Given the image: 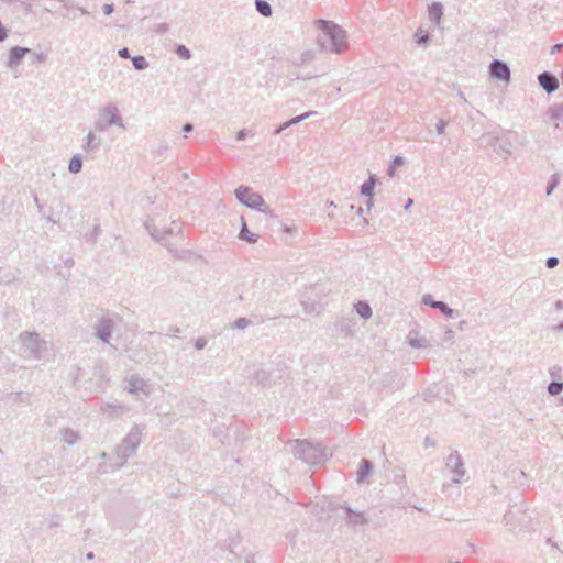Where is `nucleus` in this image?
Segmentation results:
<instances>
[{"label":"nucleus","mask_w":563,"mask_h":563,"mask_svg":"<svg viewBox=\"0 0 563 563\" xmlns=\"http://www.w3.org/2000/svg\"><path fill=\"white\" fill-rule=\"evenodd\" d=\"M256 10L260 14H262L265 18H269L273 14V10L271 4L265 0H256L255 1Z\"/></svg>","instance_id":"nucleus-25"},{"label":"nucleus","mask_w":563,"mask_h":563,"mask_svg":"<svg viewBox=\"0 0 563 563\" xmlns=\"http://www.w3.org/2000/svg\"><path fill=\"white\" fill-rule=\"evenodd\" d=\"M404 163H405V159L402 156H399V155L395 156L393 162L390 163L388 170H387L388 176L394 177L396 174V168L404 165Z\"/></svg>","instance_id":"nucleus-28"},{"label":"nucleus","mask_w":563,"mask_h":563,"mask_svg":"<svg viewBox=\"0 0 563 563\" xmlns=\"http://www.w3.org/2000/svg\"><path fill=\"white\" fill-rule=\"evenodd\" d=\"M553 330L555 332H563V322H560L559 324L554 325Z\"/></svg>","instance_id":"nucleus-47"},{"label":"nucleus","mask_w":563,"mask_h":563,"mask_svg":"<svg viewBox=\"0 0 563 563\" xmlns=\"http://www.w3.org/2000/svg\"><path fill=\"white\" fill-rule=\"evenodd\" d=\"M363 223L366 225L368 223L367 219L363 218Z\"/></svg>","instance_id":"nucleus-55"},{"label":"nucleus","mask_w":563,"mask_h":563,"mask_svg":"<svg viewBox=\"0 0 563 563\" xmlns=\"http://www.w3.org/2000/svg\"><path fill=\"white\" fill-rule=\"evenodd\" d=\"M409 344L413 349H426L429 346L428 341L424 338L409 336Z\"/></svg>","instance_id":"nucleus-29"},{"label":"nucleus","mask_w":563,"mask_h":563,"mask_svg":"<svg viewBox=\"0 0 563 563\" xmlns=\"http://www.w3.org/2000/svg\"><path fill=\"white\" fill-rule=\"evenodd\" d=\"M206 345H207V340L202 336L198 338L195 342V347L197 350H202L206 347Z\"/></svg>","instance_id":"nucleus-38"},{"label":"nucleus","mask_w":563,"mask_h":563,"mask_svg":"<svg viewBox=\"0 0 563 563\" xmlns=\"http://www.w3.org/2000/svg\"><path fill=\"white\" fill-rule=\"evenodd\" d=\"M132 63L135 69L144 70L148 67V62L142 55L132 57Z\"/></svg>","instance_id":"nucleus-30"},{"label":"nucleus","mask_w":563,"mask_h":563,"mask_svg":"<svg viewBox=\"0 0 563 563\" xmlns=\"http://www.w3.org/2000/svg\"><path fill=\"white\" fill-rule=\"evenodd\" d=\"M376 183V176L371 174L368 179L361 186V195L373 198Z\"/></svg>","instance_id":"nucleus-19"},{"label":"nucleus","mask_w":563,"mask_h":563,"mask_svg":"<svg viewBox=\"0 0 563 563\" xmlns=\"http://www.w3.org/2000/svg\"><path fill=\"white\" fill-rule=\"evenodd\" d=\"M355 309H356L357 313L363 319H369L372 317V309H371L369 305L366 302H363V301L357 302L355 305Z\"/></svg>","instance_id":"nucleus-27"},{"label":"nucleus","mask_w":563,"mask_h":563,"mask_svg":"<svg viewBox=\"0 0 563 563\" xmlns=\"http://www.w3.org/2000/svg\"><path fill=\"white\" fill-rule=\"evenodd\" d=\"M111 330L110 321L103 320L96 328V335L103 342L108 343L111 338Z\"/></svg>","instance_id":"nucleus-17"},{"label":"nucleus","mask_w":563,"mask_h":563,"mask_svg":"<svg viewBox=\"0 0 563 563\" xmlns=\"http://www.w3.org/2000/svg\"><path fill=\"white\" fill-rule=\"evenodd\" d=\"M559 264V260L556 257H549L545 262L548 268H554Z\"/></svg>","instance_id":"nucleus-40"},{"label":"nucleus","mask_w":563,"mask_h":563,"mask_svg":"<svg viewBox=\"0 0 563 563\" xmlns=\"http://www.w3.org/2000/svg\"><path fill=\"white\" fill-rule=\"evenodd\" d=\"M559 181H560V177L558 174H553L549 180V184H548V187H547V196H550L553 190L556 188V186L559 185Z\"/></svg>","instance_id":"nucleus-32"},{"label":"nucleus","mask_w":563,"mask_h":563,"mask_svg":"<svg viewBox=\"0 0 563 563\" xmlns=\"http://www.w3.org/2000/svg\"><path fill=\"white\" fill-rule=\"evenodd\" d=\"M250 321L246 318H238L232 324V329L244 330L249 327Z\"/></svg>","instance_id":"nucleus-33"},{"label":"nucleus","mask_w":563,"mask_h":563,"mask_svg":"<svg viewBox=\"0 0 563 563\" xmlns=\"http://www.w3.org/2000/svg\"><path fill=\"white\" fill-rule=\"evenodd\" d=\"M538 81L548 93H552L559 88L558 78L548 71L541 73L538 76Z\"/></svg>","instance_id":"nucleus-11"},{"label":"nucleus","mask_w":563,"mask_h":563,"mask_svg":"<svg viewBox=\"0 0 563 563\" xmlns=\"http://www.w3.org/2000/svg\"><path fill=\"white\" fill-rule=\"evenodd\" d=\"M497 153L500 154V156L504 158V159H507L509 158L511 155H512V151L509 146H505V145H500L498 148H497Z\"/></svg>","instance_id":"nucleus-34"},{"label":"nucleus","mask_w":563,"mask_h":563,"mask_svg":"<svg viewBox=\"0 0 563 563\" xmlns=\"http://www.w3.org/2000/svg\"><path fill=\"white\" fill-rule=\"evenodd\" d=\"M35 60L38 63H44L46 60V55L44 53L35 54Z\"/></svg>","instance_id":"nucleus-44"},{"label":"nucleus","mask_w":563,"mask_h":563,"mask_svg":"<svg viewBox=\"0 0 563 563\" xmlns=\"http://www.w3.org/2000/svg\"><path fill=\"white\" fill-rule=\"evenodd\" d=\"M561 372H562V368L560 366H552L550 369H549V374L551 377H560L561 376Z\"/></svg>","instance_id":"nucleus-37"},{"label":"nucleus","mask_w":563,"mask_h":563,"mask_svg":"<svg viewBox=\"0 0 563 563\" xmlns=\"http://www.w3.org/2000/svg\"><path fill=\"white\" fill-rule=\"evenodd\" d=\"M236 199L244 206L251 209L258 210L265 214H271V208L265 202L263 197L253 191L250 187L240 186L234 191Z\"/></svg>","instance_id":"nucleus-7"},{"label":"nucleus","mask_w":563,"mask_h":563,"mask_svg":"<svg viewBox=\"0 0 563 563\" xmlns=\"http://www.w3.org/2000/svg\"><path fill=\"white\" fill-rule=\"evenodd\" d=\"M316 113H317L316 111H308L306 113H302L300 115H297V117L288 120L287 122H285L284 124H282L279 128H277L275 130V134L282 133L284 130H286V129H288V128H290V126H292L295 124L300 123L301 121H303V120L314 115Z\"/></svg>","instance_id":"nucleus-15"},{"label":"nucleus","mask_w":563,"mask_h":563,"mask_svg":"<svg viewBox=\"0 0 563 563\" xmlns=\"http://www.w3.org/2000/svg\"><path fill=\"white\" fill-rule=\"evenodd\" d=\"M87 559H88V560H92V559H93V554H92V553H88V554H87Z\"/></svg>","instance_id":"nucleus-53"},{"label":"nucleus","mask_w":563,"mask_h":563,"mask_svg":"<svg viewBox=\"0 0 563 563\" xmlns=\"http://www.w3.org/2000/svg\"><path fill=\"white\" fill-rule=\"evenodd\" d=\"M113 11H114V7H113L112 3H106V4L102 5L103 14L110 15V14L113 13Z\"/></svg>","instance_id":"nucleus-39"},{"label":"nucleus","mask_w":563,"mask_h":563,"mask_svg":"<svg viewBox=\"0 0 563 563\" xmlns=\"http://www.w3.org/2000/svg\"><path fill=\"white\" fill-rule=\"evenodd\" d=\"M100 146V140L97 137L93 131H89L85 137V143L82 144V150L85 152L95 151Z\"/></svg>","instance_id":"nucleus-18"},{"label":"nucleus","mask_w":563,"mask_h":563,"mask_svg":"<svg viewBox=\"0 0 563 563\" xmlns=\"http://www.w3.org/2000/svg\"><path fill=\"white\" fill-rule=\"evenodd\" d=\"M192 129H194V126H192V124H190V123H186V124L183 126V131H184L185 135H186L187 133L191 132V131H192Z\"/></svg>","instance_id":"nucleus-45"},{"label":"nucleus","mask_w":563,"mask_h":563,"mask_svg":"<svg viewBox=\"0 0 563 563\" xmlns=\"http://www.w3.org/2000/svg\"><path fill=\"white\" fill-rule=\"evenodd\" d=\"M428 15L430 21L438 25L440 24L441 18L443 15V7L440 2H433L428 7Z\"/></svg>","instance_id":"nucleus-16"},{"label":"nucleus","mask_w":563,"mask_h":563,"mask_svg":"<svg viewBox=\"0 0 563 563\" xmlns=\"http://www.w3.org/2000/svg\"><path fill=\"white\" fill-rule=\"evenodd\" d=\"M118 55H119L121 58H130V52H129V48L123 47V48L119 49V51H118Z\"/></svg>","instance_id":"nucleus-42"},{"label":"nucleus","mask_w":563,"mask_h":563,"mask_svg":"<svg viewBox=\"0 0 563 563\" xmlns=\"http://www.w3.org/2000/svg\"><path fill=\"white\" fill-rule=\"evenodd\" d=\"M98 115L99 119L96 122V129L98 131H106L110 126H117L122 131L128 129L119 108L114 103H108L101 107Z\"/></svg>","instance_id":"nucleus-5"},{"label":"nucleus","mask_w":563,"mask_h":563,"mask_svg":"<svg viewBox=\"0 0 563 563\" xmlns=\"http://www.w3.org/2000/svg\"><path fill=\"white\" fill-rule=\"evenodd\" d=\"M350 209H351L352 211H355V207H354V205H351V206H350Z\"/></svg>","instance_id":"nucleus-56"},{"label":"nucleus","mask_w":563,"mask_h":563,"mask_svg":"<svg viewBox=\"0 0 563 563\" xmlns=\"http://www.w3.org/2000/svg\"><path fill=\"white\" fill-rule=\"evenodd\" d=\"M295 457L309 465H317L325 460V449L320 443H311L306 440H295L290 443Z\"/></svg>","instance_id":"nucleus-4"},{"label":"nucleus","mask_w":563,"mask_h":563,"mask_svg":"<svg viewBox=\"0 0 563 563\" xmlns=\"http://www.w3.org/2000/svg\"><path fill=\"white\" fill-rule=\"evenodd\" d=\"M313 24L319 30L316 43L320 52L342 55L349 49L347 33L341 25L322 19Z\"/></svg>","instance_id":"nucleus-1"},{"label":"nucleus","mask_w":563,"mask_h":563,"mask_svg":"<svg viewBox=\"0 0 563 563\" xmlns=\"http://www.w3.org/2000/svg\"><path fill=\"white\" fill-rule=\"evenodd\" d=\"M556 308H558V309H561V308H562V302H561V301H558V302H556Z\"/></svg>","instance_id":"nucleus-54"},{"label":"nucleus","mask_w":563,"mask_h":563,"mask_svg":"<svg viewBox=\"0 0 563 563\" xmlns=\"http://www.w3.org/2000/svg\"><path fill=\"white\" fill-rule=\"evenodd\" d=\"M412 205H413V200H412L411 198H409V199L406 201L405 206H404L405 210H409V209L411 208V206H412Z\"/></svg>","instance_id":"nucleus-46"},{"label":"nucleus","mask_w":563,"mask_h":563,"mask_svg":"<svg viewBox=\"0 0 563 563\" xmlns=\"http://www.w3.org/2000/svg\"><path fill=\"white\" fill-rule=\"evenodd\" d=\"M60 437L62 440L68 445H74L79 439V434L69 428L60 430Z\"/></svg>","instance_id":"nucleus-22"},{"label":"nucleus","mask_w":563,"mask_h":563,"mask_svg":"<svg viewBox=\"0 0 563 563\" xmlns=\"http://www.w3.org/2000/svg\"><path fill=\"white\" fill-rule=\"evenodd\" d=\"M122 390L129 394L135 401L144 402L155 390L152 379L132 374L123 378L121 383Z\"/></svg>","instance_id":"nucleus-3"},{"label":"nucleus","mask_w":563,"mask_h":563,"mask_svg":"<svg viewBox=\"0 0 563 563\" xmlns=\"http://www.w3.org/2000/svg\"><path fill=\"white\" fill-rule=\"evenodd\" d=\"M101 411L107 418L115 419L129 412V407L121 402H107L101 407Z\"/></svg>","instance_id":"nucleus-10"},{"label":"nucleus","mask_w":563,"mask_h":563,"mask_svg":"<svg viewBox=\"0 0 563 563\" xmlns=\"http://www.w3.org/2000/svg\"><path fill=\"white\" fill-rule=\"evenodd\" d=\"M31 51L26 47H12L9 54L8 67L13 69L19 66L21 59Z\"/></svg>","instance_id":"nucleus-13"},{"label":"nucleus","mask_w":563,"mask_h":563,"mask_svg":"<svg viewBox=\"0 0 563 563\" xmlns=\"http://www.w3.org/2000/svg\"><path fill=\"white\" fill-rule=\"evenodd\" d=\"M445 466L451 472L452 482L460 484L465 476L464 463L461 455L457 452L451 453L446 457Z\"/></svg>","instance_id":"nucleus-8"},{"label":"nucleus","mask_w":563,"mask_h":563,"mask_svg":"<svg viewBox=\"0 0 563 563\" xmlns=\"http://www.w3.org/2000/svg\"><path fill=\"white\" fill-rule=\"evenodd\" d=\"M318 57V49L307 48L300 53V55L294 59L292 64L296 67H306L313 63Z\"/></svg>","instance_id":"nucleus-12"},{"label":"nucleus","mask_w":563,"mask_h":563,"mask_svg":"<svg viewBox=\"0 0 563 563\" xmlns=\"http://www.w3.org/2000/svg\"><path fill=\"white\" fill-rule=\"evenodd\" d=\"M372 470V463L368 460H362L361 465L357 470V481L363 482L369 475Z\"/></svg>","instance_id":"nucleus-23"},{"label":"nucleus","mask_w":563,"mask_h":563,"mask_svg":"<svg viewBox=\"0 0 563 563\" xmlns=\"http://www.w3.org/2000/svg\"><path fill=\"white\" fill-rule=\"evenodd\" d=\"M374 206L373 198H368V201L366 203L367 209L369 210Z\"/></svg>","instance_id":"nucleus-49"},{"label":"nucleus","mask_w":563,"mask_h":563,"mask_svg":"<svg viewBox=\"0 0 563 563\" xmlns=\"http://www.w3.org/2000/svg\"><path fill=\"white\" fill-rule=\"evenodd\" d=\"M415 42L419 46H427L429 44V33L422 29H418L413 35Z\"/></svg>","instance_id":"nucleus-26"},{"label":"nucleus","mask_w":563,"mask_h":563,"mask_svg":"<svg viewBox=\"0 0 563 563\" xmlns=\"http://www.w3.org/2000/svg\"><path fill=\"white\" fill-rule=\"evenodd\" d=\"M489 73L493 78L504 81L510 80V69L508 65L501 60H493L489 65Z\"/></svg>","instance_id":"nucleus-9"},{"label":"nucleus","mask_w":563,"mask_h":563,"mask_svg":"<svg viewBox=\"0 0 563 563\" xmlns=\"http://www.w3.org/2000/svg\"><path fill=\"white\" fill-rule=\"evenodd\" d=\"M142 428L139 424H134L124 439L117 445V455L124 461L134 456L142 442Z\"/></svg>","instance_id":"nucleus-6"},{"label":"nucleus","mask_w":563,"mask_h":563,"mask_svg":"<svg viewBox=\"0 0 563 563\" xmlns=\"http://www.w3.org/2000/svg\"><path fill=\"white\" fill-rule=\"evenodd\" d=\"M563 47V44H555L552 47V53L559 52Z\"/></svg>","instance_id":"nucleus-48"},{"label":"nucleus","mask_w":563,"mask_h":563,"mask_svg":"<svg viewBox=\"0 0 563 563\" xmlns=\"http://www.w3.org/2000/svg\"><path fill=\"white\" fill-rule=\"evenodd\" d=\"M563 390V383L562 382H552L548 386V393L551 396H556Z\"/></svg>","instance_id":"nucleus-31"},{"label":"nucleus","mask_w":563,"mask_h":563,"mask_svg":"<svg viewBox=\"0 0 563 563\" xmlns=\"http://www.w3.org/2000/svg\"><path fill=\"white\" fill-rule=\"evenodd\" d=\"M177 54L184 59H189L191 56L190 51L184 45L178 46Z\"/></svg>","instance_id":"nucleus-35"},{"label":"nucleus","mask_w":563,"mask_h":563,"mask_svg":"<svg viewBox=\"0 0 563 563\" xmlns=\"http://www.w3.org/2000/svg\"><path fill=\"white\" fill-rule=\"evenodd\" d=\"M78 11L81 13V14H87L88 12L81 8V7H78Z\"/></svg>","instance_id":"nucleus-50"},{"label":"nucleus","mask_w":563,"mask_h":563,"mask_svg":"<svg viewBox=\"0 0 563 563\" xmlns=\"http://www.w3.org/2000/svg\"><path fill=\"white\" fill-rule=\"evenodd\" d=\"M82 168V158L80 154H75L71 156L69 164H68V170L71 174H78Z\"/></svg>","instance_id":"nucleus-24"},{"label":"nucleus","mask_w":563,"mask_h":563,"mask_svg":"<svg viewBox=\"0 0 563 563\" xmlns=\"http://www.w3.org/2000/svg\"><path fill=\"white\" fill-rule=\"evenodd\" d=\"M550 119L554 123L556 128L563 124V107L560 104H554L549 110Z\"/></svg>","instance_id":"nucleus-20"},{"label":"nucleus","mask_w":563,"mask_h":563,"mask_svg":"<svg viewBox=\"0 0 563 563\" xmlns=\"http://www.w3.org/2000/svg\"><path fill=\"white\" fill-rule=\"evenodd\" d=\"M241 221H242V224H241V231H240V235H239L240 239L244 240L249 243H255L257 241V235L247 229L246 222L243 217L241 218Z\"/></svg>","instance_id":"nucleus-21"},{"label":"nucleus","mask_w":563,"mask_h":563,"mask_svg":"<svg viewBox=\"0 0 563 563\" xmlns=\"http://www.w3.org/2000/svg\"><path fill=\"white\" fill-rule=\"evenodd\" d=\"M328 205H329V207H333V208H335V207H336V205L334 203V201H329V202H328Z\"/></svg>","instance_id":"nucleus-52"},{"label":"nucleus","mask_w":563,"mask_h":563,"mask_svg":"<svg viewBox=\"0 0 563 563\" xmlns=\"http://www.w3.org/2000/svg\"><path fill=\"white\" fill-rule=\"evenodd\" d=\"M303 309L307 313H319V310L314 305L309 306L307 302H305Z\"/></svg>","instance_id":"nucleus-41"},{"label":"nucleus","mask_w":563,"mask_h":563,"mask_svg":"<svg viewBox=\"0 0 563 563\" xmlns=\"http://www.w3.org/2000/svg\"><path fill=\"white\" fill-rule=\"evenodd\" d=\"M448 125V122L444 121V120H440L437 124H435V129H437V132L438 134H443L444 133V130Z\"/></svg>","instance_id":"nucleus-36"},{"label":"nucleus","mask_w":563,"mask_h":563,"mask_svg":"<svg viewBox=\"0 0 563 563\" xmlns=\"http://www.w3.org/2000/svg\"><path fill=\"white\" fill-rule=\"evenodd\" d=\"M422 303L428 305L432 308L439 309L443 314H445L448 317H453V314H454L453 309L448 307V305L444 303L443 301L433 300L431 295H424L422 297Z\"/></svg>","instance_id":"nucleus-14"},{"label":"nucleus","mask_w":563,"mask_h":563,"mask_svg":"<svg viewBox=\"0 0 563 563\" xmlns=\"http://www.w3.org/2000/svg\"><path fill=\"white\" fill-rule=\"evenodd\" d=\"M356 213H357L358 216H362V214H363V208H361V207H360V208H357Z\"/></svg>","instance_id":"nucleus-51"},{"label":"nucleus","mask_w":563,"mask_h":563,"mask_svg":"<svg viewBox=\"0 0 563 563\" xmlns=\"http://www.w3.org/2000/svg\"><path fill=\"white\" fill-rule=\"evenodd\" d=\"M246 135H247L246 130H244V129H243V130H240V131L236 133V140L242 141V140H244V139L246 137Z\"/></svg>","instance_id":"nucleus-43"},{"label":"nucleus","mask_w":563,"mask_h":563,"mask_svg":"<svg viewBox=\"0 0 563 563\" xmlns=\"http://www.w3.org/2000/svg\"><path fill=\"white\" fill-rule=\"evenodd\" d=\"M18 343L20 355L27 361H41L48 352V342L34 331L21 332Z\"/></svg>","instance_id":"nucleus-2"}]
</instances>
